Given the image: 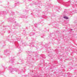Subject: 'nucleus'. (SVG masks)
Segmentation results:
<instances>
[{"mask_svg": "<svg viewBox=\"0 0 77 77\" xmlns=\"http://www.w3.org/2000/svg\"><path fill=\"white\" fill-rule=\"evenodd\" d=\"M34 77H36V76H34Z\"/></svg>", "mask_w": 77, "mask_h": 77, "instance_id": "20e7f679", "label": "nucleus"}, {"mask_svg": "<svg viewBox=\"0 0 77 77\" xmlns=\"http://www.w3.org/2000/svg\"><path fill=\"white\" fill-rule=\"evenodd\" d=\"M12 19H11V18H10L9 19V20H11Z\"/></svg>", "mask_w": 77, "mask_h": 77, "instance_id": "7ed1b4c3", "label": "nucleus"}, {"mask_svg": "<svg viewBox=\"0 0 77 77\" xmlns=\"http://www.w3.org/2000/svg\"><path fill=\"white\" fill-rule=\"evenodd\" d=\"M10 72L12 73V72H14V71L15 70H14V69H10Z\"/></svg>", "mask_w": 77, "mask_h": 77, "instance_id": "f257e3e1", "label": "nucleus"}, {"mask_svg": "<svg viewBox=\"0 0 77 77\" xmlns=\"http://www.w3.org/2000/svg\"><path fill=\"white\" fill-rule=\"evenodd\" d=\"M65 19H66V20H68V17H66V16H64L63 17Z\"/></svg>", "mask_w": 77, "mask_h": 77, "instance_id": "f03ea898", "label": "nucleus"}]
</instances>
